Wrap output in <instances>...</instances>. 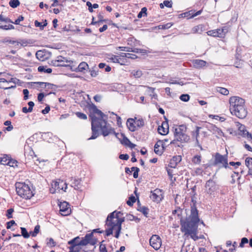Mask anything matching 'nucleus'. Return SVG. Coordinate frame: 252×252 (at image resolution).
<instances>
[{
  "label": "nucleus",
  "instance_id": "obj_1",
  "mask_svg": "<svg viewBox=\"0 0 252 252\" xmlns=\"http://www.w3.org/2000/svg\"><path fill=\"white\" fill-rule=\"evenodd\" d=\"M230 111L232 115L239 119L246 117L248 111L246 108L244 99L239 96H231L229 98Z\"/></svg>",
  "mask_w": 252,
  "mask_h": 252
},
{
  "label": "nucleus",
  "instance_id": "obj_2",
  "mask_svg": "<svg viewBox=\"0 0 252 252\" xmlns=\"http://www.w3.org/2000/svg\"><path fill=\"white\" fill-rule=\"evenodd\" d=\"M200 221L199 218H193L189 222H183L182 224L181 231L185 233V235H190V238L194 241L198 240L197 236L198 223Z\"/></svg>",
  "mask_w": 252,
  "mask_h": 252
},
{
  "label": "nucleus",
  "instance_id": "obj_3",
  "mask_svg": "<svg viewBox=\"0 0 252 252\" xmlns=\"http://www.w3.org/2000/svg\"><path fill=\"white\" fill-rule=\"evenodd\" d=\"M16 190L18 195L26 199L31 198L34 194L29 185L25 183H17Z\"/></svg>",
  "mask_w": 252,
  "mask_h": 252
},
{
  "label": "nucleus",
  "instance_id": "obj_4",
  "mask_svg": "<svg viewBox=\"0 0 252 252\" xmlns=\"http://www.w3.org/2000/svg\"><path fill=\"white\" fill-rule=\"evenodd\" d=\"M89 117L91 120L92 134L88 140L95 139L99 135L98 129L101 126V123L98 122L99 119L94 114L89 115Z\"/></svg>",
  "mask_w": 252,
  "mask_h": 252
},
{
  "label": "nucleus",
  "instance_id": "obj_5",
  "mask_svg": "<svg viewBox=\"0 0 252 252\" xmlns=\"http://www.w3.org/2000/svg\"><path fill=\"white\" fill-rule=\"evenodd\" d=\"M227 157V153L225 155H221L219 153H216L213 165L216 166L219 164H221V165L220 166V168L224 167L226 169H231L228 166Z\"/></svg>",
  "mask_w": 252,
  "mask_h": 252
},
{
  "label": "nucleus",
  "instance_id": "obj_6",
  "mask_svg": "<svg viewBox=\"0 0 252 252\" xmlns=\"http://www.w3.org/2000/svg\"><path fill=\"white\" fill-rule=\"evenodd\" d=\"M88 236L85 235L84 237L81 238V240L79 241L80 237L77 236L68 242V244L73 245L74 246H86L89 244L88 242Z\"/></svg>",
  "mask_w": 252,
  "mask_h": 252
},
{
  "label": "nucleus",
  "instance_id": "obj_7",
  "mask_svg": "<svg viewBox=\"0 0 252 252\" xmlns=\"http://www.w3.org/2000/svg\"><path fill=\"white\" fill-rule=\"evenodd\" d=\"M60 213L62 216H67L71 214V210L69 204L66 201L60 202L58 203Z\"/></svg>",
  "mask_w": 252,
  "mask_h": 252
},
{
  "label": "nucleus",
  "instance_id": "obj_8",
  "mask_svg": "<svg viewBox=\"0 0 252 252\" xmlns=\"http://www.w3.org/2000/svg\"><path fill=\"white\" fill-rule=\"evenodd\" d=\"M150 245L155 250H158L161 245V239L158 235H153L150 239Z\"/></svg>",
  "mask_w": 252,
  "mask_h": 252
},
{
  "label": "nucleus",
  "instance_id": "obj_9",
  "mask_svg": "<svg viewBox=\"0 0 252 252\" xmlns=\"http://www.w3.org/2000/svg\"><path fill=\"white\" fill-rule=\"evenodd\" d=\"M103 232V230H101L99 228H96L92 230L91 233H87L85 235L89 236L88 242L89 244L95 246L98 241L97 238L94 236V233H102Z\"/></svg>",
  "mask_w": 252,
  "mask_h": 252
},
{
  "label": "nucleus",
  "instance_id": "obj_10",
  "mask_svg": "<svg viewBox=\"0 0 252 252\" xmlns=\"http://www.w3.org/2000/svg\"><path fill=\"white\" fill-rule=\"evenodd\" d=\"M205 188L207 193L209 194H213L218 189L217 184L213 179H209L206 182Z\"/></svg>",
  "mask_w": 252,
  "mask_h": 252
},
{
  "label": "nucleus",
  "instance_id": "obj_11",
  "mask_svg": "<svg viewBox=\"0 0 252 252\" xmlns=\"http://www.w3.org/2000/svg\"><path fill=\"white\" fill-rule=\"evenodd\" d=\"M191 201L192 204L190 205V213H191V219H193V218H199L198 211L196 207V197L195 196H191Z\"/></svg>",
  "mask_w": 252,
  "mask_h": 252
},
{
  "label": "nucleus",
  "instance_id": "obj_12",
  "mask_svg": "<svg viewBox=\"0 0 252 252\" xmlns=\"http://www.w3.org/2000/svg\"><path fill=\"white\" fill-rule=\"evenodd\" d=\"M184 208L183 209H182L181 208V211H178L177 213V217L180 219V225H181V228H182V224L183 222H189L190 221V220H191V213L188 216L187 215L186 218H184L183 216H182V211L183 210ZM185 213H186V214L187 215L188 214V212L189 211V210L188 209H186L185 210Z\"/></svg>",
  "mask_w": 252,
  "mask_h": 252
},
{
  "label": "nucleus",
  "instance_id": "obj_13",
  "mask_svg": "<svg viewBox=\"0 0 252 252\" xmlns=\"http://www.w3.org/2000/svg\"><path fill=\"white\" fill-rule=\"evenodd\" d=\"M166 121L163 122L162 123L161 126H159L158 127V132L161 135H164L168 133L169 132V126L167 122V119L164 117Z\"/></svg>",
  "mask_w": 252,
  "mask_h": 252
},
{
  "label": "nucleus",
  "instance_id": "obj_14",
  "mask_svg": "<svg viewBox=\"0 0 252 252\" xmlns=\"http://www.w3.org/2000/svg\"><path fill=\"white\" fill-rule=\"evenodd\" d=\"M63 60H65L64 57L62 56H59L57 57V60H52L49 63L50 65L54 66H63V67H70V64H66L65 63H61Z\"/></svg>",
  "mask_w": 252,
  "mask_h": 252
},
{
  "label": "nucleus",
  "instance_id": "obj_15",
  "mask_svg": "<svg viewBox=\"0 0 252 252\" xmlns=\"http://www.w3.org/2000/svg\"><path fill=\"white\" fill-rule=\"evenodd\" d=\"M121 136L123 138V139H119V141L121 144L128 146L131 149L134 148L136 145L131 143L129 139L125 135V134L123 133H121Z\"/></svg>",
  "mask_w": 252,
  "mask_h": 252
},
{
  "label": "nucleus",
  "instance_id": "obj_16",
  "mask_svg": "<svg viewBox=\"0 0 252 252\" xmlns=\"http://www.w3.org/2000/svg\"><path fill=\"white\" fill-rule=\"evenodd\" d=\"M104 124V126H102V123H101V126L99 128L101 129L102 135L105 137L109 134H112L114 128L111 127H108V126H107V124Z\"/></svg>",
  "mask_w": 252,
  "mask_h": 252
},
{
  "label": "nucleus",
  "instance_id": "obj_17",
  "mask_svg": "<svg viewBox=\"0 0 252 252\" xmlns=\"http://www.w3.org/2000/svg\"><path fill=\"white\" fill-rule=\"evenodd\" d=\"M182 160V157L181 156H175L172 157L170 159L168 166L171 168H175L177 164L179 163Z\"/></svg>",
  "mask_w": 252,
  "mask_h": 252
},
{
  "label": "nucleus",
  "instance_id": "obj_18",
  "mask_svg": "<svg viewBox=\"0 0 252 252\" xmlns=\"http://www.w3.org/2000/svg\"><path fill=\"white\" fill-rule=\"evenodd\" d=\"M135 120H136V118L135 119L128 118L127 120L126 126L129 130L131 132H134L136 130V126L134 125V124H135Z\"/></svg>",
  "mask_w": 252,
  "mask_h": 252
},
{
  "label": "nucleus",
  "instance_id": "obj_19",
  "mask_svg": "<svg viewBox=\"0 0 252 252\" xmlns=\"http://www.w3.org/2000/svg\"><path fill=\"white\" fill-rule=\"evenodd\" d=\"M174 137L177 141H180L182 143L188 142L190 139L189 136L186 134L185 132L174 135Z\"/></svg>",
  "mask_w": 252,
  "mask_h": 252
},
{
  "label": "nucleus",
  "instance_id": "obj_20",
  "mask_svg": "<svg viewBox=\"0 0 252 252\" xmlns=\"http://www.w3.org/2000/svg\"><path fill=\"white\" fill-rule=\"evenodd\" d=\"M81 179H74L71 184V187H73L75 189L82 191L83 189V186L81 184Z\"/></svg>",
  "mask_w": 252,
  "mask_h": 252
},
{
  "label": "nucleus",
  "instance_id": "obj_21",
  "mask_svg": "<svg viewBox=\"0 0 252 252\" xmlns=\"http://www.w3.org/2000/svg\"><path fill=\"white\" fill-rule=\"evenodd\" d=\"M208 129L209 130L212 131L213 133H217L219 136H223L224 135L221 129L215 125L210 124V126Z\"/></svg>",
  "mask_w": 252,
  "mask_h": 252
},
{
  "label": "nucleus",
  "instance_id": "obj_22",
  "mask_svg": "<svg viewBox=\"0 0 252 252\" xmlns=\"http://www.w3.org/2000/svg\"><path fill=\"white\" fill-rule=\"evenodd\" d=\"M95 114H97L100 116V118H97L99 120L98 122L101 123L102 122H104V124H107V122L106 119L108 118L107 116L105 115L101 111L98 110L95 113Z\"/></svg>",
  "mask_w": 252,
  "mask_h": 252
},
{
  "label": "nucleus",
  "instance_id": "obj_23",
  "mask_svg": "<svg viewBox=\"0 0 252 252\" xmlns=\"http://www.w3.org/2000/svg\"><path fill=\"white\" fill-rule=\"evenodd\" d=\"M239 130L241 133L240 134L243 137H246L247 136L248 139H252V134L248 132L245 128L244 126H242L239 127Z\"/></svg>",
  "mask_w": 252,
  "mask_h": 252
},
{
  "label": "nucleus",
  "instance_id": "obj_24",
  "mask_svg": "<svg viewBox=\"0 0 252 252\" xmlns=\"http://www.w3.org/2000/svg\"><path fill=\"white\" fill-rule=\"evenodd\" d=\"M187 130V127L185 125H180L178 127H176L174 129V135H176L179 134L180 133H182L186 132Z\"/></svg>",
  "mask_w": 252,
  "mask_h": 252
},
{
  "label": "nucleus",
  "instance_id": "obj_25",
  "mask_svg": "<svg viewBox=\"0 0 252 252\" xmlns=\"http://www.w3.org/2000/svg\"><path fill=\"white\" fill-rule=\"evenodd\" d=\"M88 69H89L88 64L86 62H82L79 64L76 71L84 72L85 71L87 70Z\"/></svg>",
  "mask_w": 252,
  "mask_h": 252
},
{
  "label": "nucleus",
  "instance_id": "obj_26",
  "mask_svg": "<svg viewBox=\"0 0 252 252\" xmlns=\"http://www.w3.org/2000/svg\"><path fill=\"white\" fill-rule=\"evenodd\" d=\"M46 52H47V51L45 49H44L43 50H38L36 53V57L39 60L43 61L44 59L46 58V57H45L46 55L45 53Z\"/></svg>",
  "mask_w": 252,
  "mask_h": 252
},
{
  "label": "nucleus",
  "instance_id": "obj_27",
  "mask_svg": "<svg viewBox=\"0 0 252 252\" xmlns=\"http://www.w3.org/2000/svg\"><path fill=\"white\" fill-rule=\"evenodd\" d=\"M161 190L158 189H155L153 191H151L152 195L151 198L153 200V201H159L161 200L160 198L158 195V193Z\"/></svg>",
  "mask_w": 252,
  "mask_h": 252
},
{
  "label": "nucleus",
  "instance_id": "obj_28",
  "mask_svg": "<svg viewBox=\"0 0 252 252\" xmlns=\"http://www.w3.org/2000/svg\"><path fill=\"white\" fill-rule=\"evenodd\" d=\"M88 108L90 112L89 115L94 114L95 116V113L98 110L97 107L92 102L88 104Z\"/></svg>",
  "mask_w": 252,
  "mask_h": 252
},
{
  "label": "nucleus",
  "instance_id": "obj_29",
  "mask_svg": "<svg viewBox=\"0 0 252 252\" xmlns=\"http://www.w3.org/2000/svg\"><path fill=\"white\" fill-rule=\"evenodd\" d=\"M204 26L203 25H198L192 28L191 31L193 33H201L203 31Z\"/></svg>",
  "mask_w": 252,
  "mask_h": 252
},
{
  "label": "nucleus",
  "instance_id": "obj_30",
  "mask_svg": "<svg viewBox=\"0 0 252 252\" xmlns=\"http://www.w3.org/2000/svg\"><path fill=\"white\" fill-rule=\"evenodd\" d=\"M143 75L142 71L141 70H133L130 72V76H133L135 78H139Z\"/></svg>",
  "mask_w": 252,
  "mask_h": 252
},
{
  "label": "nucleus",
  "instance_id": "obj_31",
  "mask_svg": "<svg viewBox=\"0 0 252 252\" xmlns=\"http://www.w3.org/2000/svg\"><path fill=\"white\" fill-rule=\"evenodd\" d=\"M64 184V182L63 180H59V182H55L54 183L55 189H63V185ZM53 186V185H52Z\"/></svg>",
  "mask_w": 252,
  "mask_h": 252
},
{
  "label": "nucleus",
  "instance_id": "obj_32",
  "mask_svg": "<svg viewBox=\"0 0 252 252\" xmlns=\"http://www.w3.org/2000/svg\"><path fill=\"white\" fill-rule=\"evenodd\" d=\"M192 12L190 10L188 12L182 13L178 15L179 18H186L187 19H189L192 18Z\"/></svg>",
  "mask_w": 252,
  "mask_h": 252
},
{
  "label": "nucleus",
  "instance_id": "obj_33",
  "mask_svg": "<svg viewBox=\"0 0 252 252\" xmlns=\"http://www.w3.org/2000/svg\"><path fill=\"white\" fill-rule=\"evenodd\" d=\"M137 210L140 212H141L143 215L148 218V213L149 212V209L146 206H142L140 207L139 208L137 209Z\"/></svg>",
  "mask_w": 252,
  "mask_h": 252
},
{
  "label": "nucleus",
  "instance_id": "obj_34",
  "mask_svg": "<svg viewBox=\"0 0 252 252\" xmlns=\"http://www.w3.org/2000/svg\"><path fill=\"white\" fill-rule=\"evenodd\" d=\"M201 128V127L196 126V130L195 131H192L191 135L193 139H194L195 140L198 139V138L199 135V130Z\"/></svg>",
  "mask_w": 252,
  "mask_h": 252
},
{
  "label": "nucleus",
  "instance_id": "obj_35",
  "mask_svg": "<svg viewBox=\"0 0 252 252\" xmlns=\"http://www.w3.org/2000/svg\"><path fill=\"white\" fill-rule=\"evenodd\" d=\"M216 91L217 92L224 95H227L229 94V91L224 88L218 87L216 88Z\"/></svg>",
  "mask_w": 252,
  "mask_h": 252
},
{
  "label": "nucleus",
  "instance_id": "obj_36",
  "mask_svg": "<svg viewBox=\"0 0 252 252\" xmlns=\"http://www.w3.org/2000/svg\"><path fill=\"white\" fill-rule=\"evenodd\" d=\"M46 66H39L37 68V70L39 72H44L47 73H51L52 71V70L50 68H48L46 69Z\"/></svg>",
  "mask_w": 252,
  "mask_h": 252
},
{
  "label": "nucleus",
  "instance_id": "obj_37",
  "mask_svg": "<svg viewBox=\"0 0 252 252\" xmlns=\"http://www.w3.org/2000/svg\"><path fill=\"white\" fill-rule=\"evenodd\" d=\"M206 61L201 60H196L194 62V65L197 67H201L206 65Z\"/></svg>",
  "mask_w": 252,
  "mask_h": 252
},
{
  "label": "nucleus",
  "instance_id": "obj_38",
  "mask_svg": "<svg viewBox=\"0 0 252 252\" xmlns=\"http://www.w3.org/2000/svg\"><path fill=\"white\" fill-rule=\"evenodd\" d=\"M21 231V236H22L24 238H29L31 234L29 233L25 227H21L20 228Z\"/></svg>",
  "mask_w": 252,
  "mask_h": 252
},
{
  "label": "nucleus",
  "instance_id": "obj_39",
  "mask_svg": "<svg viewBox=\"0 0 252 252\" xmlns=\"http://www.w3.org/2000/svg\"><path fill=\"white\" fill-rule=\"evenodd\" d=\"M172 1L171 0H164L163 3L159 4L160 8L162 9L164 6L170 8L172 5Z\"/></svg>",
  "mask_w": 252,
  "mask_h": 252
},
{
  "label": "nucleus",
  "instance_id": "obj_40",
  "mask_svg": "<svg viewBox=\"0 0 252 252\" xmlns=\"http://www.w3.org/2000/svg\"><path fill=\"white\" fill-rule=\"evenodd\" d=\"M9 4L12 8H15L20 5V2L19 0H10Z\"/></svg>",
  "mask_w": 252,
  "mask_h": 252
},
{
  "label": "nucleus",
  "instance_id": "obj_41",
  "mask_svg": "<svg viewBox=\"0 0 252 252\" xmlns=\"http://www.w3.org/2000/svg\"><path fill=\"white\" fill-rule=\"evenodd\" d=\"M10 157L8 155H4L3 157L0 158V163L2 164L7 165V162L9 161Z\"/></svg>",
  "mask_w": 252,
  "mask_h": 252
},
{
  "label": "nucleus",
  "instance_id": "obj_42",
  "mask_svg": "<svg viewBox=\"0 0 252 252\" xmlns=\"http://www.w3.org/2000/svg\"><path fill=\"white\" fill-rule=\"evenodd\" d=\"M54 94L55 93L52 92H50L48 94H44L43 92H41L37 94V100L39 102H41L45 96H47V95L51 94Z\"/></svg>",
  "mask_w": 252,
  "mask_h": 252
},
{
  "label": "nucleus",
  "instance_id": "obj_43",
  "mask_svg": "<svg viewBox=\"0 0 252 252\" xmlns=\"http://www.w3.org/2000/svg\"><path fill=\"white\" fill-rule=\"evenodd\" d=\"M40 230V225L39 224L36 225L34 228L33 231H31L30 232L31 236L32 237H35L39 233Z\"/></svg>",
  "mask_w": 252,
  "mask_h": 252
},
{
  "label": "nucleus",
  "instance_id": "obj_44",
  "mask_svg": "<svg viewBox=\"0 0 252 252\" xmlns=\"http://www.w3.org/2000/svg\"><path fill=\"white\" fill-rule=\"evenodd\" d=\"M136 200V199L135 197L131 195L129 197L128 200L126 201V204L129 206H132Z\"/></svg>",
  "mask_w": 252,
  "mask_h": 252
},
{
  "label": "nucleus",
  "instance_id": "obj_45",
  "mask_svg": "<svg viewBox=\"0 0 252 252\" xmlns=\"http://www.w3.org/2000/svg\"><path fill=\"white\" fill-rule=\"evenodd\" d=\"M201 161V156L200 155L194 156L192 159V162L195 164H199L200 163Z\"/></svg>",
  "mask_w": 252,
  "mask_h": 252
},
{
  "label": "nucleus",
  "instance_id": "obj_46",
  "mask_svg": "<svg viewBox=\"0 0 252 252\" xmlns=\"http://www.w3.org/2000/svg\"><path fill=\"white\" fill-rule=\"evenodd\" d=\"M147 9L146 7H144L142 8L141 11L138 13V14L137 15V17L138 18H141L143 16H146L147 15Z\"/></svg>",
  "mask_w": 252,
  "mask_h": 252
},
{
  "label": "nucleus",
  "instance_id": "obj_47",
  "mask_svg": "<svg viewBox=\"0 0 252 252\" xmlns=\"http://www.w3.org/2000/svg\"><path fill=\"white\" fill-rule=\"evenodd\" d=\"M47 245L51 248L54 247L56 245V242L54 241V239L52 238H47Z\"/></svg>",
  "mask_w": 252,
  "mask_h": 252
},
{
  "label": "nucleus",
  "instance_id": "obj_48",
  "mask_svg": "<svg viewBox=\"0 0 252 252\" xmlns=\"http://www.w3.org/2000/svg\"><path fill=\"white\" fill-rule=\"evenodd\" d=\"M17 163L18 161L16 159L12 158L11 157L9 159V161L7 162V165L13 167L17 166Z\"/></svg>",
  "mask_w": 252,
  "mask_h": 252
},
{
  "label": "nucleus",
  "instance_id": "obj_49",
  "mask_svg": "<svg viewBox=\"0 0 252 252\" xmlns=\"http://www.w3.org/2000/svg\"><path fill=\"white\" fill-rule=\"evenodd\" d=\"M131 169L132 171H133V178L135 179H137L138 177V173L140 171L139 168L137 167L133 166L131 168Z\"/></svg>",
  "mask_w": 252,
  "mask_h": 252
},
{
  "label": "nucleus",
  "instance_id": "obj_50",
  "mask_svg": "<svg viewBox=\"0 0 252 252\" xmlns=\"http://www.w3.org/2000/svg\"><path fill=\"white\" fill-rule=\"evenodd\" d=\"M121 56L122 57H126V58H127L129 59H136L137 58V56L136 55L133 54H130V53H122Z\"/></svg>",
  "mask_w": 252,
  "mask_h": 252
},
{
  "label": "nucleus",
  "instance_id": "obj_51",
  "mask_svg": "<svg viewBox=\"0 0 252 252\" xmlns=\"http://www.w3.org/2000/svg\"><path fill=\"white\" fill-rule=\"evenodd\" d=\"M180 99L184 102H188L190 99V96L188 94H182L180 97Z\"/></svg>",
  "mask_w": 252,
  "mask_h": 252
},
{
  "label": "nucleus",
  "instance_id": "obj_52",
  "mask_svg": "<svg viewBox=\"0 0 252 252\" xmlns=\"http://www.w3.org/2000/svg\"><path fill=\"white\" fill-rule=\"evenodd\" d=\"M131 52L136 53H142L143 54L147 53V50L142 49H138V48H132Z\"/></svg>",
  "mask_w": 252,
  "mask_h": 252
},
{
  "label": "nucleus",
  "instance_id": "obj_53",
  "mask_svg": "<svg viewBox=\"0 0 252 252\" xmlns=\"http://www.w3.org/2000/svg\"><path fill=\"white\" fill-rule=\"evenodd\" d=\"M98 70L97 68L95 66L94 67H93L91 69H90L89 71L90 72L91 76L93 77H96L98 74Z\"/></svg>",
  "mask_w": 252,
  "mask_h": 252
},
{
  "label": "nucleus",
  "instance_id": "obj_54",
  "mask_svg": "<svg viewBox=\"0 0 252 252\" xmlns=\"http://www.w3.org/2000/svg\"><path fill=\"white\" fill-rule=\"evenodd\" d=\"M116 218L117 219V227H122V224L125 221V218H120L118 215H116Z\"/></svg>",
  "mask_w": 252,
  "mask_h": 252
},
{
  "label": "nucleus",
  "instance_id": "obj_55",
  "mask_svg": "<svg viewBox=\"0 0 252 252\" xmlns=\"http://www.w3.org/2000/svg\"><path fill=\"white\" fill-rule=\"evenodd\" d=\"M208 35L212 36L213 37H218V31L217 30H214L209 31L207 32Z\"/></svg>",
  "mask_w": 252,
  "mask_h": 252
},
{
  "label": "nucleus",
  "instance_id": "obj_56",
  "mask_svg": "<svg viewBox=\"0 0 252 252\" xmlns=\"http://www.w3.org/2000/svg\"><path fill=\"white\" fill-rule=\"evenodd\" d=\"M106 224L110 227H113L114 229L115 227H117V224L113 221V220H106Z\"/></svg>",
  "mask_w": 252,
  "mask_h": 252
},
{
  "label": "nucleus",
  "instance_id": "obj_57",
  "mask_svg": "<svg viewBox=\"0 0 252 252\" xmlns=\"http://www.w3.org/2000/svg\"><path fill=\"white\" fill-rule=\"evenodd\" d=\"M159 146L160 145L158 144V143H156L154 146V152L157 155H161L163 153V151H160L158 149Z\"/></svg>",
  "mask_w": 252,
  "mask_h": 252
},
{
  "label": "nucleus",
  "instance_id": "obj_58",
  "mask_svg": "<svg viewBox=\"0 0 252 252\" xmlns=\"http://www.w3.org/2000/svg\"><path fill=\"white\" fill-rule=\"evenodd\" d=\"M75 115H76V116L78 118H79L80 119H83V120H87V115L83 113L82 112H77L75 113Z\"/></svg>",
  "mask_w": 252,
  "mask_h": 252
},
{
  "label": "nucleus",
  "instance_id": "obj_59",
  "mask_svg": "<svg viewBox=\"0 0 252 252\" xmlns=\"http://www.w3.org/2000/svg\"><path fill=\"white\" fill-rule=\"evenodd\" d=\"M248 239L246 237H243L241 240V242L239 244V247L243 248L244 247L245 244H248Z\"/></svg>",
  "mask_w": 252,
  "mask_h": 252
},
{
  "label": "nucleus",
  "instance_id": "obj_60",
  "mask_svg": "<svg viewBox=\"0 0 252 252\" xmlns=\"http://www.w3.org/2000/svg\"><path fill=\"white\" fill-rule=\"evenodd\" d=\"M127 219L129 220H135L136 222H138L140 221V219L133 215L129 214L127 216Z\"/></svg>",
  "mask_w": 252,
  "mask_h": 252
},
{
  "label": "nucleus",
  "instance_id": "obj_61",
  "mask_svg": "<svg viewBox=\"0 0 252 252\" xmlns=\"http://www.w3.org/2000/svg\"><path fill=\"white\" fill-rule=\"evenodd\" d=\"M135 125L138 127H142L144 126V121L143 119H139L135 121Z\"/></svg>",
  "mask_w": 252,
  "mask_h": 252
},
{
  "label": "nucleus",
  "instance_id": "obj_62",
  "mask_svg": "<svg viewBox=\"0 0 252 252\" xmlns=\"http://www.w3.org/2000/svg\"><path fill=\"white\" fill-rule=\"evenodd\" d=\"M14 212L13 208H9L6 211V216L8 219H11L13 218L12 213Z\"/></svg>",
  "mask_w": 252,
  "mask_h": 252
},
{
  "label": "nucleus",
  "instance_id": "obj_63",
  "mask_svg": "<svg viewBox=\"0 0 252 252\" xmlns=\"http://www.w3.org/2000/svg\"><path fill=\"white\" fill-rule=\"evenodd\" d=\"M99 250L100 252H108L105 245L102 244V243H99Z\"/></svg>",
  "mask_w": 252,
  "mask_h": 252
},
{
  "label": "nucleus",
  "instance_id": "obj_64",
  "mask_svg": "<svg viewBox=\"0 0 252 252\" xmlns=\"http://www.w3.org/2000/svg\"><path fill=\"white\" fill-rule=\"evenodd\" d=\"M250 164L252 165V158L248 157L245 159V164L248 168H249Z\"/></svg>",
  "mask_w": 252,
  "mask_h": 252
}]
</instances>
